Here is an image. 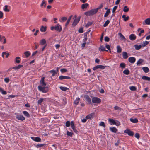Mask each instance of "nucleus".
<instances>
[{
  "mask_svg": "<svg viewBox=\"0 0 150 150\" xmlns=\"http://www.w3.org/2000/svg\"><path fill=\"white\" fill-rule=\"evenodd\" d=\"M71 124V127L74 132L77 133V131L75 129V126L74 124V122L73 121H71V122L69 121H67L65 123V125L67 127H69L70 126Z\"/></svg>",
  "mask_w": 150,
  "mask_h": 150,
  "instance_id": "f257e3e1",
  "label": "nucleus"
},
{
  "mask_svg": "<svg viewBox=\"0 0 150 150\" xmlns=\"http://www.w3.org/2000/svg\"><path fill=\"white\" fill-rule=\"evenodd\" d=\"M99 8L93 9L85 12L84 14L86 16H90L96 14L98 11Z\"/></svg>",
  "mask_w": 150,
  "mask_h": 150,
  "instance_id": "f03ea898",
  "label": "nucleus"
},
{
  "mask_svg": "<svg viewBox=\"0 0 150 150\" xmlns=\"http://www.w3.org/2000/svg\"><path fill=\"white\" fill-rule=\"evenodd\" d=\"M38 90L44 93L47 92L48 91V88L47 87H42V86H38Z\"/></svg>",
  "mask_w": 150,
  "mask_h": 150,
  "instance_id": "7ed1b4c3",
  "label": "nucleus"
},
{
  "mask_svg": "<svg viewBox=\"0 0 150 150\" xmlns=\"http://www.w3.org/2000/svg\"><path fill=\"white\" fill-rule=\"evenodd\" d=\"M101 101V100L98 97H93L92 98V101L94 103L99 104L100 103Z\"/></svg>",
  "mask_w": 150,
  "mask_h": 150,
  "instance_id": "20e7f679",
  "label": "nucleus"
},
{
  "mask_svg": "<svg viewBox=\"0 0 150 150\" xmlns=\"http://www.w3.org/2000/svg\"><path fill=\"white\" fill-rule=\"evenodd\" d=\"M15 115L17 119L20 120H25V117L22 115L19 114L18 113H15Z\"/></svg>",
  "mask_w": 150,
  "mask_h": 150,
  "instance_id": "39448f33",
  "label": "nucleus"
},
{
  "mask_svg": "<svg viewBox=\"0 0 150 150\" xmlns=\"http://www.w3.org/2000/svg\"><path fill=\"white\" fill-rule=\"evenodd\" d=\"M84 97L87 103L90 104L91 103V99L89 96L88 95H85Z\"/></svg>",
  "mask_w": 150,
  "mask_h": 150,
  "instance_id": "423d86ee",
  "label": "nucleus"
},
{
  "mask_svg": "<svg viewBox=\"0 0 150 150\" xmlns=\"http://www.w3.org/2000/svg\"><path fill=\"white\" fill-rule=\"evenodd\" d=\"M142 24L144 25H150V18H148L146 19L142 22Z\"/></svg>",
  "mask_w": 150,
  "mask_h": 150,
  "instance_id": "0eeeda50",
  "label": "nucleus"
},
{
  "mask_svg": "<svg viewBox=\"0 0 150 150\" xmlns=\"http://www.w3.org/2000/svg\"><path fill=\"white\" fill-rule=\"evenodd\" d=\"M105 66L101 65H98L94 67L93 69L94 70H95L98 69H103L105 68Z\"/></svg>",
  "mask_w": 150,
  "mask_h": 150,
  "instance_id": "6e6552de",
  "label": "nucleus"
},
{
  "mask_svg": "<svg viewBox=\"0 0 150 150\" xmlns=\"http://www.w3.org/2000/svg\"><path fill=\"white\" fill-rule=\"evenodd\" d=\"M125 133L127 134L130 136H133L134 135V133L130 130L127 129L124 131Z\"/></svg>",
  "mask_w": 150,
  "mask_h": 150,
  "instance_id": "1a4fd4ad",
  "label": "nucleus"
},
{
  "mask_svg": "<svg viewBox=\"0 0 150 150\" xmlns=\"http://www.w3.org/2000/svg\"><path fill=\"white\" fill-rule=\"evenodd\" d=\"M55 30L59 32H61L62 30V28L60 25L57 24L55 26Z\"/></svg>",
  "mask_w": 150,
  "mask_h": 150,
  "instance_id": "9d476101",
  "label": "nucleus"
},
{
  "mask_svg": "<svg viewBox=\"0 0 150 150\" xmlns=\"http://www.w3.org/2000/svg\"><path fill=\"white\" fill-rule=\"evenodd\" d=\"M44 79L45 78L44 77H43L41 78L40 81V85L39 86H42V87L46 86V84L44 82Z\"/></svg>",
  "mask_w": 150,
  "mask_h": 150,
  "instance_id": "9b49d317",
  "label": "nucleus"
},
{
  "mask_svg": "<svg viewBox=\"0 0 150 150\" xmlns=\"http://www.w3.org/2000/svg\"><path fill=\"white\" fill-rule=\"evenodd\" d=\"M31 139L33 141L36 142H41V139L39 137H31Z\"/></svg>",
  "mask_w": 150,
  "mask_h": 150,
  "instance_id": "f8f14e48",
  "label": "nucleus"
},
{
  "mask_svg": "<svg viewBox=\"0 0 150 150\" xmlns=\"http://www.w3.org/2000/svg\"><path fill=\"white\" fill-rule=\"evenodd\" d=\"M94 113H92L87 115L86 117V119H91L94 117Z\"/></svg>",
  "mask_w": 150,
  "mask_h": 150,
  "instance_id": "ddd939ff",
  "label": "nucleus"
},
{
  "mask_svg": "<svg viewBox=\"0 0 150 150\" xmlns=\"http://www.w3.org/2000/svg\"><path fill=\"white\" fill-rule=\"evenodd\" d=\"M128 60L130 63H133L135 62L136 59L134 57H131L129 58Z\"/></svg>",
  "mask_w": 150,
  "mask_h": 150,
  "instance_id": "4468645a",
  "label": "nucleus"
},
{
  "mask_svg": "<svg viewBox=\"0 0 150 150\" xmlns=\"http://www.w3.org/2000/svg\"><path fill=\"white\" fill-rule=\"evenodd\" d=\"M129 38L131 40H134L136 39V36L135 34H132L129 35Z\"/></svg>",
  "mask_w": 150,
  "mask_h": 150,
  "instance_id": "2eb2a0df",
  "label": "nucleus"
},
{
  "mask_svg": "<svg viewBox=\"0 0 150 150\" xmlns=\"http://www.w3.org/2000/svg\"><path fill=\"white\" fill-rule=\"evenodd\" d=\"M46 1L45 0H43L40 5L41 7L42 8H45L46 7Z\"/></svg>",
  "mask_w": 150,
  "mask_h": 150,
  "instance_id": "dca6fc26",
  "label": "nucleus"
},
{
  "mask_svg": "<svg viewBox=\"0 0 150 150\" xmlns=\"http://www.w3.org/2000/svg\"><path fill=\"white\" fill-rule=\"evenodd\" d=\"M70 78H71L70 77L66 76H61L59 77V79L61 80L65 79H70Z\"/></svg>",
  "mask_w": 150,
  "mask_h": 150,
  "instance_id": "f3484780",
  "label": "nucleus"
},
{
  "mask_svg": "<svg viewBox=\"0 0 150 150\" xmlns=\"http://www.w3.org/2000/svg\"><path fill=\"white\" fill-rule=\"evenodd\" d=\"M88 6H89V4L87 3L83 4L81 5V8L84 10L86 9Z\"/></svg>",
  "mask_w": 150,
  "mask_h": 150,
  "instance_id": "a211bd4d",
  "label": "nucleus"
},
{
  "mask_svg": "<svg viewBox=\"0 0 150 150\" xmlns=\"http://www.w3.org/2000/svg\"><path fill=\"white\" fill-rule=\"evenodd\" d=\"M118 35L120 38L121 40L125 41L126 40V38L124 35L121 33H118Z\"/></svg>",
  "mask_w": 150,
  "mask_h": 150,
  "instance_id": "6ab92c4d",
  "label": "nucleus"
},
{
  "mask_svg": "<svg viewBox=\"0 0 150 150\" xmlns=\"http://www.w3.org/2000/svg\"><path fill=\"white\" fill-rule=\"evenodd\" d=\"M5 55H6V58H8L9 55V54L7 52H4L2 53V57L4 58Z\"/></svg>",
  "mask_w": 150,
  "mask_h": 150,
  "instance_id": "aec40b11",
  "label": "nucleus"
},
{
  "mask_svg": "<svg viewBox=\"0 0 150 150\" xmlns=\"http://www.w3.org/2000/svg\"><path fill=\"white\" fill-rule=\"evenodd\" d=\"M4 40L3 41V43L5 44L6 42V38H5L4 36H1V35H0V41L2 42L3 40Z\"/></svg>",
  "mask_w": 150,
  "mask_h": 150,
  "instance_id": "412c9836",
  "label": "nucleus"
},
{
  "mask_svg": "<svg viewBox=\"0 0 150 150\" xmlns=\"http://www.w3.org/2000/svg\"><path fill=\"white\" fill-rule=\"evenodd\" d=\"M80 20V19H75L74 21L73 22L72 24V25L73 26H75L76 25V24L78 23L79 22V21Z\"/></svg>",
  "mask_w": 150,
  "mask_h": 150,
  "instance_id": "4be33fe9",
  "label": "nucleus"
},
{
  "mask_svg": "<svg viewBox=\"0 0 150 150\" xmlns=\"http://www.w3.org/2000/svg\"><path fill=\"white\" fill-rule=\"evenodd\" d=\"M110 130L111 132L114 133H116L117 131V129L115 127H110Z\"/></svg>",
  "mask_w": 150,
  "mask_h": 150,
  "instance_id": "5701e85b",
  "label": "nucleus"
},
{
  "mask_svg": "<svg viewBox=\"0 0 150 150\" xmlns=\"http://www.w3.org/2000/svg\"><path fill=\"white\" fill-rule=\"evenodd\" d=\"M46 41L44 39H42L40 41V43L41 45H46Z\"/></svg>",
  "mask_w": 150,
  "mask_h": 150,
  "instance_id": "b1692460",
  "label": "nucleus"
},
{
  "mask_svg": "<svg viewBox=\"0 0 150 150\" xmlns=\"http://www.w3.org/2000/svg\"><path fill=\"white\" fill-rule=\"evenodd\" d=\"M142 28H139L138 29L137 31L138 32H139L138 34V35L139 36H140L141 35V34L142 33H144V30H141Z\"/></svg>",
  "mask_w": 150,
  "mask_h": 150,
  "instance_id": "393cba45",
  "label": "nucleus"
},
{
  "mask_svg": "<svg viewBox=\"0 0 150 150\" xmlns=\"http://www.w3.org/2000/svg\"><path fill=\"white\" fill-rule=\"evenodd\" d=\"M108 120L111 125H114L115 121V120L110 118Z\"/></svg>",
  "mask_w": 150,
  "mask_h": 150,
  "instance_id": "a878e982",
  "label": "nucleus"
},
{
  "mask_svg": "<svg viewBox=\"0 0 150 150\" xmlns=\"http://www.w3.org/2000/svg\"><path fill=\"white\" fill-rule=\"evenodd\" d=\"M122 56L123 58L125 59L127 58L128 57L127 53L125 52H123Z\"/></svg>",
  "mask_w": 150,
  "mask_h": 150,
  "instance_id": "bb28decb",
  "label": "nucleus"
},
{
  "mask_svg": "<svg viewBox=\"0 0 150 150\" xmlns=\"http://www.w3.org/2000/svg\"><path fill=\"white\" fill-rule=\"evenodd\" d=\"M23 67V66L22 65H19L17 66H16L15 67H13V69L15 70H18L20 69V68L22 67Z\"/></svg>",
  "mask_w": 150,
  "mask_h": 150,
  "instance_id": "cd10ccee",
  "label": "nucleus"
},
{
  "mask_svg": "<svg viewBox=\"0 0 150 150\" xmlns=\"http://www.w3.org/2000/svg\"><path fill=\"white\" fill-rule=\"evenodd\" d=\"M72 17V15H71L68 18V19L67 20V21L65 24V25L66 26H67L69 24Z\"/></svg>",
  "mask_w": 150,
  "mask_h": 150,
  "instance_id": "c85d7f7f",
  "label": "nucleus"
},
{
  "mask_svg": "<svg viewBox=\"0 0 150 150\" xmlns=\"http://www.w3.org/2000/svg\"><path fill=\"white\" fill-rule=\"evenodd\" d=\"M111 11H110V9H108V10H107L104 14V17H107L108 15L110 13Z\"/></svg>",
  "mask_w": 150,
  "mask_h": 150,
  "instance_id": "c756f323",
  "label": "nucleus"
},
{
  "mask_svg": "<svg viewBox=\"0 0 150 150\" xmlns=\"http://www.w3.org/2000/svg\"><path fill=\"white\" fill-rule=\"evenodd\" d=\"M67 18L66 17H63L59 19V21L61 22H63L67 20Z\"/></svg>",
  "mask_w": 150,
  "mask_h": 150,
  "instance_id": "7c9ffc66",
  "label": "nucleus"
},
{
  "mask_svg": "<svg viewBox=\"0 0 150 150\" xmlns=\"http://www.w3.org/2000/svg\"><path fill=\"white\" fill-rule=\"evenodd\" d=\"M21 59L19 57H17L15 58V62L18 63H19L21 62Z\"/></svg>",
  "mask_w": 150,
  "mask_h": 150,
  "instance_id": "2f4dec72",
  "label": "nucleus"
},
{
  "mask_svg": "<svg viewBox=\"0 0 150 150\" xmlns=\"http://www.w3.org/2000/svg\"><path fill=\"white\" fill-rule=\"evenodd\" d=\"M24 54L25 56V57L28 58L30 55V53L29 51H27L24 52Z\"/></svg>",
  "mask_w": 150,
  "mask_h": 150,
  "instance_id": "473e14b6",
  "label": "nucleus"
},
{
  "mask_svg": "<svg viewBox=\"0 0 150 150\" xmlns=\"http://www.w3.org/2000/svg\"><path fill=\"white\" fill-rule=\"evenodd\" d=\"M142 69L145 73H147L149 71V69L147 67H144L142 68Z\"/></svg>",
  "mask_w": 150,
  "mask_h": 150,
  "instance_id": "72a5a7b5",
  "label": "nucleus"
},
{
  "mask_svg": "<svg viewBox=\"0 0 150 150\" xmlns=\"http://www.w3.org/2000/svg\"><path fill=\"white\" fill-rule=\"evenodd\" d=\"M117 53H120L122 52V49L121 47L119 45H117Z\"/></svg>",
  "mask_w": 150,
  "mask_h": 150,
  "instance_id": "f704fd0d",
  "label": "nucleus"
},
{
  "mask_svg": "<svg viewBox=\"0 0 150 150\" xmlns=\"http://www.w3.org/2000/svg\"><path fill=\"white\" fill-rule=\"evenodd\" d=\"M130 121L134 123H137L138 122V120L136 118H135L134 119L132 118H130Z\"/></svg>",
  "mask_w": 150,
  "mask_h": 150,
  "instance_id": "c9c22d12",
  "label": "nucleus"
},
{
  "mask_svg": "<svg viewBox=\"0 0 150 150\" xmlns=\"http://www.w3.org/2000/svg\"><path fill=\"white\" fill-rule=\"evenodd\" d=\"M143 62V60L141 59H140L137 62V66H139Z\"/></svg>",
  "mask_w": 150,
  "mask_h": 150,
  "instance_id": "e433bc0d",
  "label": "nucleus"
},
{
  "mask_svg": "<svg viewBox=\"0 0 150 150\" xmlns=\"http://www.w3.org/2000/svg\"><path fill=\"white\" fill-rule=\"evenodd\" d=\"M122 18L123 19V20L124 21H128L129 19V17H126V15H123L122 16Z\"/></svg>",
  "mask_w": 150,
  "mask_h": 150,
  "instance_id": "4c0bfd02",
  "label": "nucleus"
},
{
  "mask_svg": "<svg viewBox=\"0 0 150 150\" xmlns=\"http://www.w3.org/2000/svg\"><path fill=\"white\" fill-rule=\"evenodd\" d=\"M134 47L136 50H138L141 48L142 45H134Z\"/></svg>",
  "mask_w": 150,
  "mask_h": 150,
  "instance_id": "58836bf2",
  "label": "nucleus"
},
{
  "mask_svg": "<svg viewBox=\"0 0 150 150\" xmlns=\"http://www.w3.org/2000/svg\"><path fill=\"white\" fill-rule=\"evenodd\" d=\"M3 10L6 12H8L10 11L9 10L8 8V6L7 5H5L4 6Z\"/></svg>",
  "mask_w": 150,
  "mask_h": 150,
  "instance_id": "ea45409f",
  "label": "nucleus"
},
{
  "mask_svg": "<svg viewBox=\"0 0 150 150\" xmlns=\"http://www.w3.org/2000/svg\"><path fill=\"white\" fill-rule=\"evenodd\" d=\"M99 50L100 51H107V50H105V47L103 46H101L99 48Z\"/></svg>",
  "mask_w": 150,
  "mask_h": 150,
  "instance_id": "a19ab883",
  "label": "nucleus"
},
{
  "mask_svg": "<svg viewBox=\"0 0 150 150\" xmlns=\"http://www.w3.org/2000/svg\"><path fill=\"white\" fill-rule=\"evenodd\" d=\"M46 27L42 26L41 27V28L40 29V30L41 32H45L46 30Z\"/></svg>",
  "mask_w": 150,
  "mask_h": 150,
  "instance_id": "79ce46f5",
  "label": "nucleus"
},
{
  "mask_svg": "<svg viewBox=\"0 0 150 150\" xmlns=\"http://www.w3.org/2000/svg\"><path fill=\"white\" fill-rule=\"evenodd\" d=\"M142 78L143 80H145L147 81H150V77H149L145 76H143L142 77Z\"/></svg>",
  "mask_w": 150,
  "mask_h": 150,
  "instance_id": "37998d69",
  "label": "nucleus"
},
{
  "mask_svg": "<svg viewBox=\"0 0 150 150\" xmlns=\"http://www.w3.org/2000/svg\"><path fill=\"white\" fill-rule=\"evenodd\" d=\"M129 11V8L127 6H125L124 7L123 11L125 12H127Z\"/></svg>",
  "mask_w": 150,
  "mask_h": 150,
  "instance_id": "c03bdc74",
  "label": "nucleus"
},
{
  "mask_svg": "<svg viewBox=\"0 0 150 150\" xmlns=\"http://www.w3.org/2000/svg\"><path fill=\"white\" fill-rule=\"evenodd\" d=\"M50 73H52V76H54L55 74L56 73H57V72H56L55 70H51L50 71H49Z\"/></svg>",
  "mask_w": 150,
  "mask_h": 150,
  "instance_id": "a18cd8bd",
  "label": "nucleus"
},
{
  "mask_svg": "<svg viewBox=\"0 0 150 150\" xmlns=\"http://www.w3.org/2000/svg\"><path fill=\"white\" fill-rule=\"evenodd\" d=\"M44 100V99L42 98H40L38 101V104L41 105L42 102Z\"/></svg>",
  "mask_w": 150,
  "mask_h": 150,
  "instance_id": "49530a36",
  "label": "nucleus"
},
{
  "mask_svg": "<svg viewBox=\"0 0 150 150\" xmlns=\"http://www.w3.org/2000/svg\"><path fill=\"white\" fill-rule=\"evenodd\" d=\"M110 21L109 20H107L103 24V26L104 27H106L109 24Z\"/></svg>",
  "mask_w": 150,
  "mask_h": 150,
  "instance_id": "de8ad7c7",
  "label": "nucleus"
},
{
  "mask_svg": "<svg viewBox=\"0 0 150 150\" xmlns=\"http://www.w3.org/2000/svg\"><path fill=\"white\" fill-rule=\"evenodd\" d=\"M60 88L61 90L64 91H65L69 89L67 87H65L63 86H60Z\"/></svg>",
  "mask_w": 150,
  "mask_h": 150,
  "instance_id": "09e8293b",
  "label": "nucleus"
},
{
  "mask_svg": "<svg viewBox=\"0 0 150 150\" xmlns=\"http://www.w3.org/2000/svg\"><path fill=\"white\" fill-rule=\"evenodd\" d=\"M80 100V98H77L74 102V103L76 105H77L79 102Z\"/></svg>",
  "mask_w": 150,
  "mask_h": 150,
  "instance_id": "8fccbe9b",
  "label": "nucleus"
},
{
  "mask_svg": "<svg viewBox=\"0 0 150 150\" xmlns=\"http://www.w3.org/2000/svg\"><path fill=\"white\" fill-rule=\"evenodd\" d=\"M99 125V126H102L104 128H105V125L104 122H101L100 123Z\"/></svg>",
  "mask_w": 150,
  "mask_h": 150,
  "instance_id": "3c124183",
  "label": "nucleus"
},
{
  "mask_svg": "<svg viewBox=\"0 0 150 150\" xmlns=\"http://www.w3.org/2000/svg\"><path fill=\"white\" fill-rule=\"evenodd\" d=\"M149 43V42L147 41H144L142 44V46L143 47H145Z\"/></svg>",
  "mask_w": 150,
  "mask_h": 150,
  "instance_id": "603ef678",
  "label": "nucleus"
},
{
  "mask_svg": "<svg viewBox=\"0 0 150 150\" xmlns=\"http://www.w3.org/2000/svg\"><path fill=\"white\" fill-rule=\"evenodd\" d=\"M92 22H88L85 25V26L86 27L88 28L89 26H90L92 25Z\"/></svg>",
  "mask_w": 150,
  "mask_h": 150,
  "instance_id": "864d4df0",
  "label": "nucleus"
},
{
  "mask_svg": "<svg viewBox=\"0 0 150 150\" xmlns=\"http://www.w3.org/2000/svg\"><path fill=\"white\" fill-rule=\"evenodd\" d=\"M123 73L126 75H128L129 73V71L128 70H125L123 71Z\"/></svg>",
  "mask_w": 150,
  "mask_h": 150,
  "instance_id": "5fc2aeb1",
  "label": "nucleus"
},
{
  "mask_svg": "<svg viewBox=\"0 0 150 150\" xmlns=\"http://www.w3.org/2000/svg\"><path fill=\"white\" fill-rule=\"evenodd\" d=\"M129 89L131 91H135L136 90V88L134 86H132L129 87Z\"/></svg>",
  "mask_w": 150,
  "mask_h": 150,
  "instance_id": "6e6d98bb",
  "label": "nucleus"
},
{
  "mask_svg": "<svg viewBox=\"0 0 150 150\" xmlns=\"http://www.w3.org/2000/svg\"><path fill=\"white\" fill-rule=\"evenodd\" d=\"M9 79L8 77L5 78L4 79V81L7 83H8L9 82Z\"/></svg>",
  "mask_w": 150,
  "mask_h": 150,
  "instance_id": "4d7b16f0",
  "label": "nucleus"
},
{
  "mask_svg": "<svg viewBox=\"0 0 150 150\" xmlns=\"http://www.w3.org/2000/svg\"><path fill=\"white\" fill-rule=\"evenodd\" d=\"M120 66L122 68H124L125 67V65L124 63H122L120 64Z\"/></svg>",
  "mask_w": 150,
  "mask_h": 150,
  "instance_id": "13d9d810",
  "label": "nucleus"
},
{
  "mask_svg": "<svg viewBox=\"0 0 150 150\" xmlns=\"http://www.w3.org/2000/svg\"><path fill=\"white\" fill-rule=\"evenodd\" d=\"M23 114L26 116L27 117H29V113L28 112H27L26 111H24L23 112Z\"/></svg>",
  "mask_w": 150,
  "mask_h": 150,
  "instance_id": "bf43d9fd",
  "label": "nucleus"
},
{
  "mask_svg": "<svg viewBox=\"0 0 150 150\" xmlns=\"http://www.w3.org/2000/svg\"><path fill=\"white\" fill-rule=\"evenodd\" d=\"M116 110H118L120 111L121 108L118 106H116L114 108Z\"/></svg>",
  "mask_w": 150,
  "mask_h": 150,
  "instance_id": "052dcab7",
  "label": "nucleus"
},
{
  "mask_svg": "<svg viewBox=\"0 0 150 150\" xmlns=\"http://www.w3.org/2000/svg\"><path fill=\"white\" fill-rule=\"evenodd\" d=\"M120 123L118 121H115L114 125H116L117 126H119L120 125Z\"/></svg>",
  "mask_w": 150,
  "mask_h": 150,
  "instance_id": "680f3d73",
  "label": "nucleus"
},
{
  "mask_svg": "<svg viewBox=\"0 0 150 150\" xmlns=\"http://www.w3.org/2000/svg\"><path fill=\"white\" fill-rule=\"evenodd\" d=\"M72 133L69 132L68 131H67V135L68 136H71L72 135Z\"/></svg>",
  "mask_w": 150,
  "mask_h": 150,
  "instance_id": "e2e57ef3",
  "label": "nucleus"
},
{
  "mask_svg": "<svg viewBox=\"0 0 150 150\" xmlns=\"http://www.w3.org/2000/svg\"><path fill=\"white\" fill-rule=\"evenodd\" d=\"M60 71L62 73L66 72L67 71V70L64 68L61 69Z\"/></svg>",
  "mask_w": 150,
  "mask_h": 150,
  "instance_id": "0e129e2a",
  "label": "nucleus"
},
{
  "mask_svg": "<svg viewBox=\"0 0 150 150\" xmlns=\"http://www.w3.org/2000/svg\"><path fill=\"white\" fill-rule=\"evenodd\" d=\"M118 6H115L112 9V12L113 13H114L115 10H116Z\"/></svg>",
  "mask_w": 150,
  "mask_h": 150,
  "instance_id": "69168bd1",
  "label": "nucleus"
},
{
  "mask_svg": "<svg viewBox=\"0 0 150 150\" xmlns=\"http://www.w3.org/2000/svg\"><path fill=\"white\" fill-rule=\"evenodd\" d=\"M104 40L105 41L108 42L109 40V38L107 36L105 37Z\"/></svg>",
  "mask_w": 150,
  "mask_h": 150,
  "instance_id": "338daca9",
  "label": "nucleus"
},
{
  "mask_svg": "<svg viewBox=\"0 0 150 150\" xmlns=\"http://www.w3.org/2000/svg\"><path fill=\"white\" fill-rule=\"evenodd\" d=\"M135 136L136 138L137 139H139V135L138 133H137L135 134Z\"/></svg>",
  "mask_w": 150,
  "mask_h": 150,
  "instance_id": "774afa93",
  "label": "nucleus"
}]
</instances>
